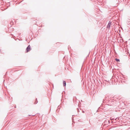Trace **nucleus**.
Wrapping results in <instances>:
<instances>
[{"label":"nucleus","instance_id":"obj_1","mask_svg":"<svg viewBox=\"0 0 130 130\" xmlns=\"http://www.w3.org/2000/svg\"><path fill=\"white\" fill-rule=\"evenodd\" d=\"M31 50V48L30 47V46H28L26 48V52H28Z\"/></svg>","mask_w":130,"mask_h":130},{"label":"nucleus","instance_id":"obj_2","mask_svg":"<svg viewBox=\"0 0 130 130\" xmlns=\"http://www.w3.org/2000/svg\"><path fill=\"white\" fill-rule=\"evenodd\" d=\"M111 22H109L108 24V25L107 26V27H110V25L111 24Z\"/></svg>","mask_w":130,"mask_h":130},{"label":"nucleus","instance_id":"obj_3","mask_svg":"<svg viewBox=\"0 0 130 130\" xmlns=\"http://www.w3.org/2000/svg\"><path fill=\"white\" fill-rule=\"evenodd\" d=\"M63 85L64 86H66V82L65 81H63Z\"/></svg>","mask_w":130,"mask_h":130},{"label":"nucleus","instance_id":"obj_4","mask_svg":"<svg viewBox=\"0 0 130 130\" xmlns=\"http://www.w3.org/2000/svg\"><path fill=\"white\" fill-rule=\"evenodd\" d=\"M115 60L117 62H118V61L119 62L120 61V60L119 59H117V58H116L115 59Z\"/></svg>","mask_w":130,"mask_h":130}]
</instances>
